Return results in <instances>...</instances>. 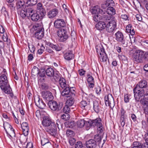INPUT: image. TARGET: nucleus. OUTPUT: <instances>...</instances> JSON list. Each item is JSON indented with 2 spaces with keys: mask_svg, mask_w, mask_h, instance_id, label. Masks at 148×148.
<instances>
[{
  "mask_svg": "<svg viewBox=\"0 0 148 148\" xmlns=\"http://www.w3.org/2000/svg\"><path fill=\"white\" fill-rule=\"evenodd\" d=\"M133 91L136 102L141 100L142 102L144 103L145 102L144 100H142V98H145L148 100V86L146 80H142L140 81L134 89Z\"/></svg>",
  "mask_w": 148,
  "mask_h": 148,
  "instance_id": "1",
  "label": "nucleus"
},
{
  "mask_svg": "<svg viewBox=\"0 0 148 148\" xmlns=\"http://www.w3.org/2000/svg\"><path fill=\"white\" fill-rule=\"evenodd\" d=\"M7 74L5 69H4L2 75L0 77V87L1 89L5 93L10 94L11 97H13L12 90L8 82L6 76Z\"/></svg>",
  "mask_w": 148,
  "mask_h": 148,
  "instance_id": "2",
  "label": "nucleus"
},
{
  "mask_svg": "<svg viewBox=\"0 0 148 148\" xmlns=\"http://www.w3.org/2000/svg\"><path fill=\"white\" fill-rule=\"evenodd\" d=\"M96 49L97 53L100 54V56L99 57L101 62L107 63V55L104 49L103 46L101 45H97L96 47Z\"/></svg>",
  "mask_w": 148,
  "mask_h": 148,
  "instance_id": "3",
  "label": "nucleus"
},
{
  "mask_svg": "<svg viewBox=\"0 0 148 148\" xmlns=\"http://www.w3.org/2000/svg\"><path fill=\"white\" fill-rule=\"evenodd\" d=\"M33 28L36 31L35 33V37L36 38L40 39L42 38L44 36V29L41 26L38 24L34 25Z\"/></svg>",
  "mask_w": 148,
  "mask_h": 148,
  "instance_id": "4",
  "label": "nucleus"
},
{
  "mask_svg": "<svg viewBox=\"0 0 148 148\" xmlns=\"http://www.w3.org/2000/svg\"><path fill=\"white\" fill-rule=\"evenodd\" d=\"M66 28L58 29L57 32V34L60 42H64L67 40L69 37V34Z\"/></svg>",
  "mask_w": 148,
  "mask_h": 148,
  "instance_id": "5",
  "label": "nucleus"
},
{
  "mask_svg": "<svg viewBox=\"0 0 148 148\" xmlns=\"http://www.w3.org/2000/svg\"><path fill=\"white\" fill-rule=\"evenodd\" d=\"M49 107L52 110L58 111L62 107L63 103L62 102L58 103L56 101L51 100L48 102Z\"/></svg>",
  "mask_w": 148,
  "mask_h": 148,
  "instance_id": "6",
  "label": "nucleus"
},
{
  "mask_svg": "<svg viewBox=\"0 0 148 148\" xmlns=\"http://www.w3.org/2000/svg\"><path fill=\"white\" fill-rule=\"evenodd\" d=\"M116 41L121 44L127 46V42L122 33L120 31H118L114 34Z\"/></svg>",
  "mask_w": 148,
  "mask_h": 148,
  "instance_id": "7",
  "label": "nucleus"
},
{
  "mask_svg": "<svg viewBox=\"0 0 148 148\" xmlns=\"http://www.w3.org/2000/svg\"><path fill=\"white\" fill-rule=\"evenodd\" d=\"M143 55V51L140 50H137L134 54L133 59L137 63H141L142 62Z\"/></svg>",
  "mask_w": 148,
  "mask_h": 148,
  "instance_id": "8",
  "label": "nucleus"
},
{
  "mask_svg": "<svg viewBox=\"0 0 148 148\" xmlns=\"http://www.w3.org/2000/svg\"><path fill=\"white\" fill-rule=\"evenodd\" d=\"M116 20H110L106 24V30L109 33H112L116 29Z\"/></svg>",
  "mask_w": 148,
  "mask_h": 148,
  "instance_id": "9",
  "label": "nucleus"
},
{
  "mask_svg": "<svg viewBox=\"0 0 148 148\" xmlns=\"http://www.w3.org/2000/svg\"><path fill=\"white\" fill-rule=\"evenodd\" d=\"M105 103L106 106H109L112 108L114 106V98L112 95L109 94L105 96L104 98Z\"/></svg>",
  "mask_w": 148,
  "mask_h": 148,
  "instance_id": "10",
  "label": "nucleus"
},
{
  "mask_svg": "<svg viewBox=\"0 0 148 148\" xmlns=\"http://www.w3.org/2000/svg\"><path fill=\"white\" fill-rule=\"evenodd\" d=\"M4 128L10 138L15 136L14 130L10 124L7 123L4 125Z\"/></svg>",
  "mask_w": 148,
  "mask_h": 148,
  "instance_id": "11",
  "label": "nucleus"
},
{
  "mask_svg": "<svg viewBox=\"0 0 148 148\" xmlns=\"http://www.w3.org/2000/svg\"><path fill=\"white\" fill-rule=\"evenodd\" d=\"M102 120L101 118H97L95 119L90 120L88 122H86V123L87 124V126L88 127L89 125L90 126H97V127L100 126H101Z\"/></svg>",
  "mask_w": 148,
  "mask_h": 148,
  "instance_id": "12",
  "label": "nucleus"
},
{
  "mask_svg": "<svg viewBox=\"0 0 148 148\" xmlns=\"http://www.w3.org/2000/svg\"><path fill=\"white\" fill-rule=\"evenodd\" d=\"M54 25L55 27L56 28H66V23L63 19H56L54 22Z\"/></svg>",
  "mask_w": 148,
  "mask_h": 148,
  "instance_id": "13",
  "label": "nucleus"
},
{
  "mask_svg": "<svg viewBox=\"0 0 148 148\" xmlns=\"http://www.w3.org/2000/svg\"><path fill=\"white\" fill-rule=\"evenodd\" d=\"M42 96L47 101H51L53 99L52 93L48 91H43L42 92Z\"/></svg>",
  "mask_w": 148,
  "mask_h": 148,
  "instance_id": "14",
  "label": "nucleus"
},
{
  "mask_svg": "<svg viewBox=\"0 0 148 148\" xmlns=\"http://www.w3.org/2000/svg\"><path fill=\"white\" fill-rule=\"evenodd\" d=\"M42 124L43 126L47 127L48 128L55 124L54 123L52 122L50 119L46 117L43 118Z\"/></svg>",
  "mask_w": 148,
  "mask_h": 148,
  "instance_id": "15",
  "label": "nucleus"
},
{
  "mask_svg": "<svg viewBox=\"0 0 148 148\" xmlns=\"http://www.w3.org/2000/svg\"><path fill=\"white\" fill-rule=\"evenodd\" d=\"M57 123L52 125L50 127L48 128L47 129H45L46 131L48 132L51 135L53 136H55L56 134L57 126Z\"/></svg>",
  "mask_w": 148,
  "mask_h": 148,
  "instance_id": "16",
  "label": "nucleus"
},
{
  "mask_svg": "<svg viewBox=\"0 0 148 148\" xmlns=\"http://www.w3.org/2000/svg\"><path fill=\"white\" fill-rule=\"evenodd\" d=\"M35 102L36 106L40 109H43L45 107V104L38 97L35 99Z\"/></svg>",
  "mask_w": 148,
  "mask_h": 148,
  "instance_id": "17",
  "label": "nucleus"
},
{
  "mask_svg": "<svg viewBox=\"0 0 148 148\" xmlns=\"http://www.w3.org/2000/svg\"><path fill=\"white\" fill-rule=\"evenodd\" d=\"M37 12L40 15V17H42L45 15V10L43 8L42 4L38 3L37 5Z\"/></svg>",
  "mask_w": 148,
  "mask_h": 148,
  "instance_id": "18",
  "label": "nucleus"
},
{
  "mask_svg": "<svg viewBox=\"0 0 148 148\" xmlns=\"http://www.w3.org/2000/svg\"><path fill=\"white\" fill-rule=\"evenodd\" d=\"M21 128L23 134L25 136L28 135L29 131V126L26 122H23L21 125Z\"/></svg>",
  "mask_w": 148,
  "mask_h": 148,
  "instance_id": "19",
  "label": "nucleus"
},
{
  "mask_svg": "<svg viewBox=\"0 0 148 148\" xmlns=\"http://www.w3.org/2000/svg\"><path fill=\"white\" fill-rule=\"evenodd\" d=\"M47 44L53 49H55L57 51H60L62 49V45H59L57 44L54 45L49 42H47Z\"/></svg>",
  "mask_w": 148,
  "mask_h": 148,
  "instance_id": "20",
  "label": "nucleus"
},
{
  "mask_svg": "<svg viewBox=\"0 0 148 148\" xmlns=\"http://www.w3.org/2000/svg\"><path fill=\"white\" fill-rule=\"evenodd\" d=\"M69 86L66 87L61 92V95L63 97H70L71 96Z\"/></svg>",
  "mask_w": 148,
  "mask_h": 148,
  "instance_id": "21",
  "label": "nucleus"
},
{
  "mask_svg": "<svg viewBox=\"0 0 148 148\" xmlns=\"http://www.w3.org/2000/svg\"><path fill=\"white\" fill-rule=\"evenodd\" d=\"M64 56L65 59L70 60L74 58V55L72 51H69L64 54Z\"/></svg>",
  "mask_w": 148,
  "mask_h": 148,
  "instance_id": "22",
  "label": "nucleus"
},
{
  "mask_svg": "<svg viewBox=\"0 0 148 148\" xmlns=\"http://www.w3.org/2000/svg\"><path fill=\"white\" fill-rule=\"evenodd\" d=\"M106 24L103 21L98 22L95 25L96 28L99 30H102L106 28Z\"/></svg>",
  "mask_w": 148,
  "mask_h": 148,
  "instance_id": "23",
  "label": "nucleus"
},
{
  "mask_svg": "<svg viewBox=\"0 0 148 148\" xmlns=\"http://www.w3.org/2000/svg\"><path fill=\"white\" fill-rule=\"evenodd\" d=\"M96 144L93 139H90L86 142V146L88 148H93L96 147Z\"/></svg>",
  "mask_w": 148,
  "mask_h": 148,
  "instance_id": "24",
  "label": "nucleus"
},
{
  "mask_svg": "<svg viewBox=\"0 0 148 148\" xmlns=\"http://www.w3.org/2000/svg\"><path fill=\"white\" fill-rule=\"evenodd\" d=\"M142 100H144V101L145 102L144 103L142 102L141 100H140L141 103L144 105V113L145 114L147 115L148 114V103H147L148 100L146 99H145V98H142Z\"/></svg>",
  "mask_w": 148,
  "mask_h": 148,
  "instance_id": "25",
  "label": "nucleus"
},
{
  "mask_svg": "<svg viewBox=\"0 0 148 148\" xmlns=\"http://www.w3.org/2000/svg\"><path fill=\"white\" fill-rule=\"evenodd\" d=\"M101 19L103 21L107 22L109 21H110V20H116L114 16L108 14L103 15L102 16Z\"/></svg>",
  "mask_w": 148,
  "mask_h": 148,
  "instance_id": "26",
  "label": "nucleus"
},
{
  "mask_svg": "<svg viewBox=\"0 0 148 148\" xmlns=\"http://www.w3.org/2000/svg\"><path fill=\"white\" fill-rule=\"evenodd\" d=\"M58 11L56 9H54L50 11L47 14V16L49 18H53L57 14Z\"/></svg>",
  "mask_w": 148,
  "mask_h": 148,
  "instance_id": "27",
  "label": "nucleus"
},
{
  "mask_svg": "<svg viewBox=\"0 0 148 148\" xmlns=\"http://www.w3.org/2000/svg\"><path fill=\"white\" fill-rule=\"evenodd\" d=\"M126 30L127 32L130 33V34L133 36L135 34V31L131 24H129L127 25L126 27Z\"/></svg>",
  "mask_w": 148,
  "mask_h": 148,
  "instance_id": "28",
  "label": "nucleus"
},
{
  "mask_svg": "<svg viewBox=\"0 0 148 148\" xmlns=\"http://www.w3.org/2000/svg\"><path fill=\"white\" fill-rule=\"evenodd\" d=\"M16 5L17 8L19 10L24 9L25 5L23 0H18Z\"/></svg>",
  "mask_w": 148,
  "mask_h": 148,
  "instance_id": "29",
  "label": "nucleus"
},
{
  "mask_svg": "<svg viewBox=\"0 0 148 148\" xmlns=\"http://www.w3.org/2000/svg\"><path fill=\"white\" fill-rule=\"evenodd\" d=\"M59 83L60 87L62 88L69 86L66 84L65 80L63 78H60L59 80Z\"/></svg>",
  "mask_w": 148,
  "mask_h": 148,
  "instance_id": "30",
  "label": "nucleus"
},
{
  "mask_svg": "<svg viewBox=\"0 0 148 148\" xmlns=\"http://www.w3.org/2000/svg\"><path fill=\"white\" fill-rule=\"evenodd\" d=\"M102 10L99 8L98 5L95 6L91 10V12L93 14H98L100 13Z\"/></svg>",
  "mask_w": 148,
  "mask_h": 148,
  "instance_id": "31",
  "label": "nucleus"
},
{
  "mask_svg": "<svg viewBox=\"0 0 148 148\" xmlns=\"http://www.w3.org/2000/svg\"><path fill=\"white\" fill-rule=\"evenodd\" d=\"M93 109L95 112L97 113L100 110V107L99 103L97 101L93 102Z\"/></svg>",
  "mask_w": 148,
  "mask_h": 148,
  "instance_id": "32",
  "label": "nucleus"
},
{
  "mask_svg": "<svg viewBox=\"0 0 148 148\" xmlns=\"http://www.w3.org/2000/svg\"><path fill=\"white\" fill-rule=\"evenodd\" d=\"M45 72L47 75L49 77H52L54 75V70L51 68H48Z\"/></svg>",
  "mask_w": 148,
  "mask_h": 148,
  "instance_id": "33",
  "label": "nucleus"
},
{
  "mask_svg": "<svg viewBox=\"0 0 148 148\" xmlns=\"http://www.w3.org/2000/svg\"><path fill=\"white\" fill-rule=\"evenodd\" d=\"M106 12L108 14L113 16L115 14V10L113 7H110L107 9Z\"/></svg>",
  "mask_w": 148,
  "mask_h": 148,
  "instance_id": "34",
  "label": "nucleus"
},
{
  "mask_svg": "<svg viewBox=\"0 0 148 148\" xmlns=\"http://www.w3.org/2000/svg\"><path fill=\"white\" fill-rule=\"evenodd\" d=\"M65 126L67 128H73L75 126L74 121H67L65 123Z\"/></svg>",
  "mask_w": 148,
  "mask_h": 148,
  "instance_id": "35",
  "label": "nucleus"
},
{
  "mask_svg": "<svg viewBox=\"0 0 148 148\" xmlns=\"http://www.w3.org/2000/svg\"><path fill=\"white\" fill-rule=\"evenodd\" d=\"M40 18V16L37 13H34L31 15V19L34 21H38Z\"/></svg>",
  "mask_w": 148,
  "mask_h": 148,
  "instance_id": "36",
  "label": "nucleus"
},
{
  "mask_svg": "<svg viewBox=\"0 0 148 148\" xmlns=\"http://www.w3.org/2000/svg\"><path fill=\"white\" fill-rule=\"evenodd\" d=\"M75 135L74 132L70 130H67L66 131V135L69 138L73 137Z\"/></svg>",
  "mask_w": 148,
  "mask_h": 148,
  "instance_id": "37",
  "label": "nucleus"
},
{
  "mask_svg": "<svg viewBox=\"0 0 148 148\" xmlns=\"http://www.w3.org/2000/svg\"><path fill=\"white\" fill-rule=\"evenodd\" d=\"M74 102V98L71 97L66 101V105L68 106H71L73 104Z\"/></svg>",
  "mask_w": 148,
  "mask_h": 148,
  "instance_id": "38",
  "label": "nucleus"
},
{
  "mask_svg": "<svg viewBox=\"0 0 148 148\" xmlns=\"http://www.w3.org/2000/svg\"><path fill=\"white\" fill-rule=\"evenodd\" d=\"M85 124V121L84 119H81L78 121L77 125L78 127L81 128L84 126Z\"/></svg>",
  "mask_w": 148,
  "mask_h": 148,
  "instance_id": "39",
  "label": "nucleus"
},
{
  "mask_svg": "<svg viewBox=\"0 0 148 148\" xmlns=\"http://www.w3.org/2000/svg\"><path fill=\"white\" fill-rule=\"evenodd\" d=\"M61 118L64 121H67L70 118V115L68 113H64L61 115Z\"/></svg>",
  "mask_w": 148,
  "mask_h": 148,
  "instance_id": "40",
  "label": "nucleus"
},
{
  "mask_svg": "<svg viewBox=\"0 0 148 148\" xmlns=\"http://www.w3.org/2000/svg\"><path fill=\"white\" fill-rule=\"evenodd\" d=\"M26 136L21 135L20 136L19 140L22 145L25 144L26 140Z\"/></svg>",
  "mask_w": 148,
  "mask_h": 148,
  "instance_id": "41",
  "label": "nucleus"
},
{
  "mask_svg": "<svg viewBox=\"0 0 148 148\" xmlns=\"http://www.w3.org/2000/svg\"><path fill=\"white\" fill-rule=\"evenodd\" d=\"M24 9H22L19 10L20 14L23 18H24L27 15L26 11Z\"/></svg>",
  "mask_w": 148,
  "mask_h": 148,
  "instance_id": "42",
  "label": "nucleus"
},
{
  "mask_svg": "<svg viewBox=\"0 0 148 148\" xmlns=\"http://www.w3.org/2000/svg\"><path fill=\"white\" fill-rule=\"evenodd\" d=\"M86 75L88 77L87 80L88 83H91V82L95 83L94 79L91 75L89 74H87Z\"/></svg>",
  "mask_w": 148,
  "mask_h": 148,
  "instance_id": "43",
  "label": "nucleus"
},
{
  "mask_svg": "<svg viewBox=\"0 0 148 148\" xmlns=\"http://www.w3.org/2000/svg\"><path fill=\"white\" fill-rule=\"evenodd\" d=\"M49 143V140L44 137H42L41 138V143L42 146H44L46 144Z\"/></svg>",
  "mask_w": 148,
  "mask_h": 148,
  "instance_id": "44",
  "label": "nucleus"
},
{
  "mask_svg": "<svg viewBox=\"0 0 148 148\" xmlns=\"http://www.w3.org/2000/svg\"><path fill=\"white\" fill-rule=\"evenodd\" d=\"M101 136V135L99 134L95 136L94 140L95 141L96 143V142H99V141H101L102 138Z\"/></svg>",
  "mask_w": 148,
  "mask_h": 148,
  "instance_id": "45",
  "label": "nucleus"
},
{
  "mask_svg": "<svg viewBox=\"0 0 148 148\" xmlns=\"http://www.w3.org/2000/svg\"><path fill=\"white\" fill-rule=\"evenodd\" d=\"M39 70L38 68L35 66H34L32 71V74L35 75V74H38L39 72Z\"/></svg>",
  "mask_w": 148,
  "mask_h": 148,
  "instance_id": "46",
  "label": "nucleus"
},
{
  "mask_svg": "<svg viewBox=\"0 0 148 148\" xmlns=\"http://www.w3.org/2000/svg\"><path fill=\"white\" fill-rule=\"evenodd\" d=\"M125 115H121V125L124 126L125 124Z\"/></svg>",
  "mask_w": 148,
  "mask_h": 148,
  "instance_id": "47",
  "label": "nucleus"
},
{
  "mask_svg": "<svg viewBox=\"0 0 148 148\" xmlns=\"http://www.w3.org/2000/svg\"><path fill=\"white\" fill-rule=\"evenodd\" d=\"M70 109L69 106L66 105L63 109V112L64 113H68L70 112Z\"/></svg>",
  "mask_w": 148,
  "mask_h": 148,
  "instance_id": "48",
  "label": "nucleus"
},
{
  "mask_svg": "<svg viewBox=\"0 0 148 148\" xmlns=\"http://www.w3.org/2000/svg\"><path fill=\"white\" fill-rule=\"evenodd\" d=\"M1 13L2 14L4 15L5 17H6L7 15L8 16V12L5 7L2 8L1 10Z\"/></svg>",
  "mask_w": 148,
  "mask_h": 148,
  "instance_id": "49",
  "label": "nucleus"
},
{
  "mask_svg": "<svg viewBox=\"0 0 148 148\" xmlns=\"http://www.w3.org/2000/svg\"><path fill=\"white\" fill-rule=\"evenodd\" d=\"M86 102L84 101H82L80 103V106L83 109L87 105Z\"/></svg>",
  "mask_w": 148,
  "mask_h": 148,
  "instance_id": "50",
  "label": "nucleus"
},
{
  "mask_svg": "<svg viewBox=\"0 0 148 148\" xmlns=\"http://www.w3.org/2000/svg\"><path fill=\"white\" fill-rule=\"evenodd\" d=\"M45 49V47L43 45H42L39 49L38 51V54L41 55V54L44 51V50Z\"/></svg>",
  "mask_w": 148,
  "mask_h": 148,
  "instance_id": "51",
  "label": "nucleus"
},
{
  "mask_svg": "<svg viewBox=\"0 0 148 148\" xmlns=\"http://www.w3.org/2000/svg\"><path fill=\"white\" fill-rule=\"evenodd\" d=\"M25 11L27 15H31V14L33 13L34 11L32 8H28L25 9Z\"/></svg>",
  "mask_w": 148,
  "mask_h": 148,
  "instance_id": "52",
  "label": "nucleus"
},
{
  "mask_svg": "<svg viewBox=\"0 0 148 148\" xmlns=\"http://www.w3.org/2000/svg\"><path fill=\"white\" fill-rule=\"evenodd\" d=\"M82 144L81 141H78L75 145V148H82Z\"/></svg>",
  "mask_w": 148,
  "mask_h": 148,
  "instance_id": "53",
  "label": "nucleus"
},
{
  "mask_svg": "<svg viewBox=\"0 0 148 148\" xmlns=\"http://www.w3.org/2000/svg\"><path fill=\"white\" fill-rule=\"evenodd\" d=\"M69 142L70 144L71 145H73L75 143L76 140L75 138L73 137H71L69 138Z\"/></svg>",
  "mask_w": 148,
  "mask_h": 148,
  "instance_id": "54",
  "label": "nucleus"
},
{
  "mask_svg": "<svg viewBox=\"0 0 148 148\" xmlns=\"http://www.w3.org/2000/svg\"><path fill=\"white\" fill-rule=\"evenodd\" d=\"M28 47L30 51L32 53H34L35 50V48L34 45L28 44Z\"/></svg>",
  "mask_w": 148,
  "mask_h": 148,
  "instance_id": "55",
  "label": "nucleus"
},
{
  "mask_svg": "<svg viewBox=\"0 0 148 148\" xmlns=\"http://www.w3.org/2000/svg\"><path fill=\"white\" fill-rule=\"evenodd\" d=\"M70 93L71 96H74L75 95V87H70Z\"/></svg>",
  "mask_w": 148,
  "mask_h": 148,
  "instance_id": "56",
  "label": "nucleus"
},
{
  "mask_svg": "<svg viewBox=\"0 0 148 148\" xmlns=\"http://www.w3.org/2000/svg\"><path fill=\"white\" fill-rule=\"evenodd\" d=\"M53 76V78L56 81H58L60 78L59 75L57 73H54V75Z\"/></svg>",
  "mask_w": 148,
  "mask_h": 148,
  "instance_id": "57",
  "label": "nucleus"
},
{
  "mask_svg": "<svg viewBox=\"0 0 148 148\" xmlns=\"http://www.w3.org/2000/svg\"><path fill=\"white\" fill-rule=\"evenodd\" d=\"M106 4L107 6H110L113 5L114 1L112 0H107Z\"/></svg>",
  "mask_w": 148,
  "mask_h": 148,
  "instance_id": "58",
  "label": "nucleus"
},
{
  "mask_svg": "<svg viewBox=\"0 0 148 148\" xmlns=\"http://www.w3.org/2000/svg\"><path fill=\"white\" fill-rule=\"evenodd\" d=\"M40 0H29V1H28V3L29 2L30 3L29 4L30 5L32 6L36 4L37 2L38 1H39Z\"/></svg>",
  "mask_w": 148,
  "mask_h": 148,
  "instance_id": "59",
  "label": "nucleus"
},
{
  "mask_svg": "<svg viewBox=\"0 0 148 148\" xmlns=\"http://www.w3.org/2000/svg\"><path fill=\"white\" fill-rule=\"evenodd\" d=\"M41 88L42 90H46L48 89L49 86L47 84L43 83L41 84Z\"/></svg>",
  "mask_w": 148,
  "mask_h": 148,
  "instance_id": "60",
  "label": "nucleus"
},
{
  "mask_svg": "<svg viewBox=\"0 0 148 148\" xmlns=\"http://www.w3.org/2000/svg\"><path fill=\"white\" fill-rule=\"evenodd\" d=\"M8 7L11 10V11H14L15 10V7L13 3H10L8 5Z\"/></svg>",
  "mask_w": 148,
  "mask_h": 148,
  "instance_id": "61",
  "label": "nucleus"
},
{
  "mask_svg": "<svg viewBox=\"0 0 148 148\" xmlns=\"http://www.w3.org/2000/svg\"><path fill=\"white\" fill-rule=\"evenodd\" d=\"M97 127H98L97 130V132L98 133H102L103 131L102 124L101 126H98Z\"/></svg>",
  "mask_w": 148,
  "mask_h": 148,
  "instance_id": "62",
  "label": "nucleus"
},
{
  "mask_svg": "<svg viewBox=\"0 0 148 148\" xmlns=\"http://www.w3.org/2000/svg\"><path fill=\"white\" fill-rule=\"evenodd\" d=\"M45 72L44 71H39L38 74L40 77H43L45 76Z\"/></svg>",
  "mask_w": 148,
  "mask_h": 148,
  "instance_id": "63",
  "label": "nucleus"
},
{
  "mask_svg": "<svg viewBox=\"0 0 148 148\" xmlns=\"http://www.w3.org/2000/svg\"><path fill=\"white\" fill-rule=\"evenodd\" d=\"M96 92L98 95H99L101 92V87L98 86L95 88Z\"/></svg>",
  "mask_w": 148,
  "mask_h": 148,
  "instance_id": "64",
  "label": "nucleus"
}]
</instances>
